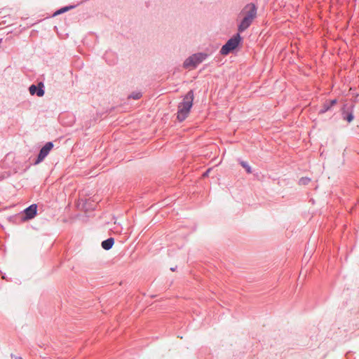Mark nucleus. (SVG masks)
Instances as JSON below:
<instances>
[{"label": "nucleus", "instance_id": "nucleus-16", "mask_svg": "<svg viewBox=\"0 0 359 359\" xmlns=\"http://www.w3.org/2000/svg\"><path fill=\"white\" fill-rule=\"evenodd\" d=\"M328 101V104H330V106L332 107V106H334L336 103H337V100H327Z\"/></svg>", "mask_w": 359, "mask_h": 359}, {"label": "nucleus", "instance_id": "nucleus-11", "mask_svg": "<svg viewBox=\"0 0 359 359\" xmlns=\"http://www.w3.org/2000/svg\"><path fill=\"white\" fill-rule=\"evenodd\" d=\"M331 108L332 107L330 106V104H328V101L327 100L326 102H325L322 109L320 110V114H324L328 110H330Z\"/></svg>", "mask_w": 359, "mask_h": 359}, {"label": "nucleus", "instance_id": "nucleus-10", "mask_svg": "<svg viewBox=\"0 0 359 359\" xmlns=\"http://www.w3.org/2000/svg\"><path fill=\"white\" fill-rule=\"evenodd\" d=\"M344 119L346 120L348 123L353 121V115L352 112H344Z\"/></svg>", "mask_w": 359, "mask_h": 359}, {"label": "nucleus", "instance_id": "nucleus-4", "mask_svg": "<svg viewBox=\"0 0 359 359\" xmlns=\"http://www.w3.org/2000/svg\"><path fill=\"white\" fill-rule=\"evenodd\" d=\"M241 41L239 33L234 34L227 42L222 46L220 53L223 55H228L231 51L235 50Z\"/></svg>", "mask_w": 359, "mask_h": 359}, {"label": "nucleus", "instance_id": "nucleus-12", "mask_svg": "<svg viewBox=\"0 0 359 359\" xmlns=\"http://www.w3.org/2000/svg\"><path fill=\"white\" fill-rule=\"evenodd\" d=\"M240 164L241 166L245 169L248 173H252V168L245 161H241Z\"/></svg>", "mask_w": 359, "mask_h": 359}, {"label": "nucleus", "instance_id": "nucleus-1", "mask_svg": "<svg viewBox=\"0 0 359 359\" xmlns=\"http://www.w3.org/2000/svg\"><path fill=\"white\" fill-rule=\"evenodd\" d=\"M257 8L251 3L247 4L242 10L241 14L243 15V18L238 25V33H242L245 31L252 23L257 17Z\"/></svg>", "mask_w": 359, "mask_h": 359}, {"label": "nucleus", "instance_id": "nucleus-7", "mask_svg": "<svg viewBox=\"0 0 359 359\" xmlns=\"http://www.w3.org/2000/svg\"><path fill=\"white\" fill-rule=\"evenodd\" d=\"M37 211V205L36 204H32L28 208H27L24 212L25 214V217L27 219H31L35 217Z\"/></svg>", "mask_w": 359, "mask_h": 359}, {"label": "nucleus", "instance_id": "nucleus-8", "mask_svg": "<svg viewBox=\"0 0 359 359\" xmlns=\"http://www.w3.org/2000/svg\"><path fill=\"white\" fill-rule=\"evenodd\" d=\"M114 243V239L113 238H109L102 242V247L106 250H110Z\"/></svg>", "mask_w": 359, "mask_h": 359}, {"label": "nucleus", "instance_id": "nucleus-5", "mask_svg": "<svg viewBox=\"0 0 359 359\" xmlns=\"http://www.w3.org/2000/svg\"><path fill=\"white\" fill-rule=\"evenodd\" d=\"M53 148V144L51 142L46 143V144L41 149L39 154L37 156L34 164H39L42 162L44 158L48 155L51 149Z\"/></svg>", "mask_w": 359, "mask_h": 359}, {"label": "nucleus", "instance_id": "nucleus-9", "mask_svg": "<svg viewBox=\"0 0 359 359\" xmlns=\"http://www.w3.org/2000/svg\"><path fill=\"white\" fill-rule=\"evenodd\" d=\"M96 207V204L94 203V201H91L90 199L86 200L85 203L83 204V208L85 210H93Z\"/></svg>", "mask_w": 359, "mask_h": 359}, {"label": "nucleus", "instance_id": "nucleus-17", "mask_svg": "<svg viewBox=\"0 0 359 359\" xmlns=\"http://www.w3.org/2000/svg\"><path fill=\"white\" fill-rule=\"evenodd\" d=\"M209 171H210V170H208L204 173L203 176H206V175H208V172H209Z\"/></svg>", "mask_w": 359, "mask_h": 359}, {"label": "nucleus", "instance_id": "nucleus-14", "mask_svg": "<svg viewBox=\"0 0 359 359\" xmlns=\"http://www.w3.org/2000/svg\"><path fill=\"white\" fill-rule=\"evenodd\" d=\"M310 181L311 180L309 177H302L299 180V184L300 185H306L309 183Z\"/></svg>", "mask_w": 359, "mask_h": 359}, {"label": "nucleus", "instance_id": "nucleus-2", "mask_svg": "<svg viewBox=\"0 0 359 359\" xmlns=\"http://www.w3.org/2000/svg\"><path fill=\"white\" fill-rule=\"evenodd\" d=\"M194 97V92L191 90L184 95L182 102L179 103L177 114L179 121L182 122L187 118L193 106Z\"/></svg>", "mask_w": 359, "mask_h": 359}, {"label": "nucleus", "instance_id": "nucleus-3", "mask_svg": "<svg viewBox=\"0 0 359 359\" xmlns=\"http://www.w3.org/2000/svg\"><path fill=\"white\" fill-rule=\"evenodd\" d=\"M207 57L208 55L203 53L193 54L184 60L183 67L185 69L196 68L199 64L203 62Z\"/></svg>", "mask_w": 359, "mask_h": 359}, {"label": "nucleus", "instance_id": "nucleus-13", "mask_svg": "<svg viewBox=\"0 0 359 359\" xmlns=\"http://www.w3.org/2000/svg\"><path fill=\"white\" fill-rule=\"evenodd\" d=\"M74 6H65V7H63L62 8H60V10L57 11L55 13H54V15H60L61 13H63L67 11H69V9H71L72 8H73Z\"/></svg>", "mask_w": 359, "mask_h": 359}, {"label": "nucleus", "instance_id": "nucleus-6", "mask_svg": "<svg viewBox=\"0 0 359 359\" xmlns=\"http://www.w3.org/2000/svg\"><path fill=\"white\" fill-rule=\"evenodd\" d=\"M29 91L32 95H36L38 97L43 96L45 93L43 83L39 82L37 86L34 84L31 85L29 88Z\"/></svg>", "mask_w": 359, "mask_h": 359}, {"label": "nucleus", "instance_id": "nucleus-19", "mask_svg": "<svg viewBox=\"0 0 359 359\" xmlns=\"http://www.w3.org/2000/svg\"><path fill=\"white\" fill-rule=\"evenodd\" d=\"M170 269H171V271H175V268H171Z\"/></svg>", "mask_w": 359, "mask_h": 359}, {"label": "nucleus", "instance_id": "nucleus-15", "mask_svg": "<svg viewBox=\"0 0 359 359\" xmlns=\"http://www.w3.org/2000/svg\"><path fill=\"white\" fill-rule=\"evenodd\" d=\"M142 97V93L139 92H135L133 93L131 95H129V98H133L134 100H138Z\"/></svg>", "mask_w": 359, "mask_h": 359}, {"label": "nucleus", "instance_id": "nucleus-20", "mask_svg": "<svg viewBox=\"0 0 359 359\" xmlns=\"http://www.w3.org/2000/svg\"><path fill=\"white\" fill-rule=\"evenodd\" d=\"M17 359H22L21 357H18L17 358Z\"/></svg>", "mask_w": 359, "mask_h": 359}, {"label": "nucleus", "instance_id": "nucleus-18", "mask_svg": "<svg viewBox=\"0 0 359 359\" xmlns=\"http://www.w3.org/2000/svg\"><path fill=\"white\" fill-rule=\"evenodd\" d=\"M109 55H110V53H106V55H105V57H106V59L107 58V57H108Z\"/></svg>", "mask_w": 359, "mask_h": 359}]
</instances>
